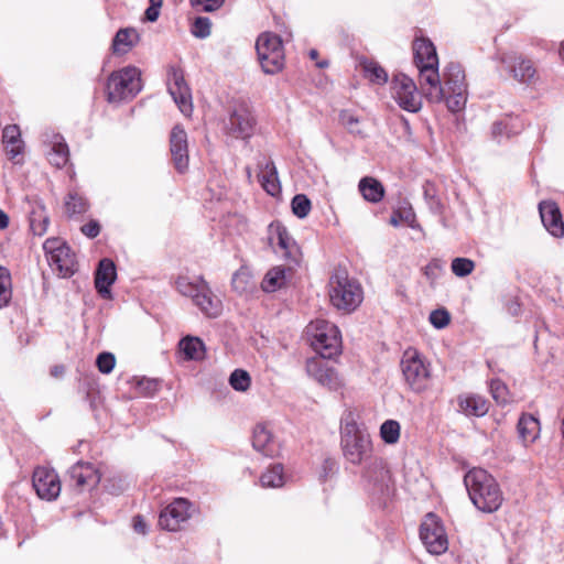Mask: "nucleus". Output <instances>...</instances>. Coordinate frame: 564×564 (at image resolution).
Here are the masks:
<instances>
[{"label": "nucleus", "instance_id": "44", "mask_svg": "<svg viewBox=\"0 0 564 564\" xmlns=\"http://www.w3.org/2000/svg\"><path fill=\"white\" fill-rule=\"evenodd\" d=\"M451 269L456 276L464 278L474 271L475 262L468 258H455L452 261Z\"/></svg>", "mask_w": 564, "mask_h": 564}, {"label": "nucleus", "instance_id": "40", "mask_svg": "<svg viewBox=\"0 0 564 564\" xmlns=\"http://www.w3.org/2000/svg\"><path fill=\"white\" fill-rule=\"evenodd\" d=\"M340 124L350 133L362 134L360 119L350 110H341L339 113Z\"/></svg>", "mask_w": 564, "mask_h": 564}, {"label": "nucleus", "instance_id": "46", "mask_svg": "<svg viewBox=\"0 0 564 564\" xmlns=\"http://www.w3.org/2000/svg\"><path fill=\"white\" fill-rule=\"evenodd\" d=\"M212 23L206 17H198L195 19L192 26V34L196 37L204 39L210 34Z\"/></svg>", "mask_w": 564, "mask_h": 564}, {"label": "nucleus", "instance_id": "58", "mask_svg": "<svg viewBox=\"0 0 564 564\" xmlns=\"http://www.w3.org/2000/svg\"><path fill=\"white\" fill-rule=\"evenodd\" d=\"M65 371V368L63 366H54L52 369H51V375L53 377H61Z\"/></svg>", "mask_w": 564, "mask_h": 564}, {"label": "nucleus", "instance_id": "19", "mask_svg": "<svg viewBox=\"0 0 564 564\" xmlns=\"http://www.w3.org/2000/svg\"><path fill=\"white\" fill-rule=\"evenodd\" d=\"M306 371L318 383L329 389H337L340 386L338 375L321 358H310L306 361Z\"/></svg>", "mask_w": 564, "mask_h": 564}, {"label": "nucleus", "instance_id": "8", "mask_svg": "<svg viewBox=\"0 0 564 564\" xmlns=\"http://www.w3.org/2000/svg\"><path fill=\"white\" fill-rule=\"evenodd\" d=\"M443 101L453 111L462 110L467 101V86L465 74L460 65L451 63L445 67L443 75Z\"/></svg>", "mask_w": 564, "mask_h": 564}, {"label": "nucleus", "instance_id": "45", "mask_svg": "<svg viewBox=\"0 0 564 564\" xmlns=\"http://www.w3.org/2000/svg\"><path fill=\"white\" fill-rule=\"evenodd\" d=\"M292 212L299 218H304L311 212V200L304 194H297L292 199Z\"/></svg>", "mask_w": 564, "mask_h": 564}, {"label": "nucleus", "instance_id": "5", "mask_svg": "<svg viewBox=\"0 0 564 564\" xmlns=\"http://www.w3.org/2000/svg\"><path fill=\"white\" fill-rule=\"evenodd\" d=\"M176 289L181 294L192 297L206 316L217 317L221 313V301L213 294L203 279L191 281L187 276H180L176 280Z\"/></svg>", "mask_w": 564, "mask_h": 564}, {"label": "nucleus", "instance_id": "25", "mask_svg": "<svg viewBox=\"0 0 564 564\" xmlns=\"http://www.w3.org/2000/svg\"><path fill=\"white\" fill-rule=\"evenodd\" d=\"M517 429L524 446L533 444L539 438L541 432L539 420L531 414H523L519 419Z\"/></svg>", "mask_w": 564, "mask_h": 564}, {"label": "nucleus", "instance_id": "22", "mask_svg": "<svg viewBox=\"0 0 564 564\" xmlns=\"http://www.w3.org/2000/svg\"><path fill=\"white\" fill-rule=\"evenodd\" d=\"M269 241L272 247L278 246L284 258H294L297 248L286 228L280 223L269 226Z\"/></svg>", "mask_w": 564, "mask_h": 564}, {"label": "nucleus", "instance_id": "39", "mask_svg": "<svg viewBox=\"0 0 564 564\" xmlns=\"http://www.w3.org/2000/svg\"><path fill=\"white\" fill-rule=\"evenodd\" d=\"M12 297V281L9 270L0 265V308L7 306Z\"/></svg>", "mask_w": 564, "mask_h": 564}, {"label": "nucleus", "instance_id": "64", "mask_svg": "<svg viewBox=\"0 0 564 564\" xmlns=\"http://www.w3.org/2000/svg\"><path fill=\"white\" fill-rule=\"evenodd\" d=\"M391 223H392L393 225H397V219H391Z\"/></svg>", "mask_w": 564, "mask_h": 564}, {"label": "nucleus", "instance_id": "43", "mask_svg": "<svg viewBox=\"0 0 564 564\" xmlns=\"http://www.w3.org/2000/svg\"><path fill=\"white\" fill-rule=\"evenodd\" d=\"M230 386L237 391H247L251 383V378L246 370L236 369L229 378Z\"/></svg>", "mask_w": 564, "mask_h": 564}, {"label": "nucleus", "instance_id": "29", "mask_svg": "<svg viewBox=\"0 0 564 564\" xmlns=\"http://www.w3.org/2000/svg\"><path fill=\"white\" fill-rule=\"evenodd\" d=\"M259 182L263 189L271 196H275L281 192V185L278 178V172L272 162H268L260 171Z\"/></svg>", "mask_w": 564, "mask_h": 564}, {"label": "nucleus", "instance_id": "20", "mask_svg": "<svg viewBox=\"0 0 564 564\" xmlns=\"http://www.w3.org/2000/svg\"><path fill=\"white\" fill-rule=\"evenodd\" d=\"M539 212L545 229L554 237H562L564 223L557 204L552 200H543L539 204Z\"/></svg>", "mask_w": 564, "mask_h": 564}, {"label": "nucleus", "instance_id": "56", "mask_svg": "<svg viewBox=\"0 0 564 564\" xmlns=\"http://www.w3.org/2000/svg\"><path fill=\"white\" fill-rule=\"evenodd\" d=\"M160 15V11L155 8H152L149 6V8L145 10V18L150 22H155Z\"/></svg>", "mask_w": 564, "mask_h": 564}, {"label": "nucleus", "instance_id": "14", "mask_svg": "<svg viewBox=\"0 0 564 564\" xmlns=\"http://www.w3.org/2000/svg\"><path fill=\"white\" fill-rule=\"evenodd\" d=\"M189 518L191 502L185 498H176L161 511L159 524L164 530L178 531Z\"/></svg>", "mask_w": 564, "mask_h": 564}, {"label": "nucleus", "instance_id": "52", "mask_svg": "<svg viewBox=\"0 0 564 564\" xmlns=\"http://www.w3.org/2000/svg\"><path fill=\"white\" fill-rule=\"evenodd\" d=\"M441 270L442 265L437 261H432L425 267L424 273L429 279L434 280Z\"/></svg>", "mask_w": 564, "mask_h": 564}, {"label": "nucleus", "instance_id": "26", "mask_svg": "<svg viewBox=\"0 0 564 564\" xmlns=\"http://www.w3.org/2000/svg\"><path fill=\"white\" fill-rule=\"evenodd\" d=\"M414 62L416 66L438 65L435 46L426 39H416L413 43Z\"/></svg>", "mask_w": 564, "mask_h": 564}, {"label": "nucleus", "instance_id": "3", "mask_svg": "<svg viewBox=\"0 0 564 564\" xmlns=\"http://www.w3.org/2000/svg\"><path fill=\"white\" fill-rule=\"evenodd\" d=\"M312 348L323 359H329L340 354L341 336L338 327L325 319H315L306 327Z\"/></svg>", "mask_w": 564, "mask_h": 564}, {"label": "nucleus", "instance_id": "42", "mask_svg": "<svg viewBox=\"0 0 564 564\" xmlns=\"http://www.w3.org/2000/svg\"><path fill=\"white\" fill-rule=\"evenodd\" d=\"M232 288L240 294L248 293L254 288L251 275L247 271H238L232 276Z\"/></svg>", "mask_w": 564, "mask_h": 564}, {"label": "nucleus", "instance_id": "15", "mask_svg": "<svg viewBox=\"0 0 564 564\" xmlns=\"http://www.w3.org/2000/svg\"><path fill=\"white\" fill-rule=\"evenodd\" d=\"M169 93L178 106L181 112L189 117L193 112L191 89L184 80L183 73L173 68L170 75Z\"/></svg>", "mask_w": 564, "mask_h": 564}, {"label": "nucleus", "instance_id": "50", "mask_svg": "<svg viewBox=\"0 0 564 564\" xmlns=\"http://www.w3.org/2000/svg\"><path fill=\"white\" fill-rule=\"evenodd\" d=\"M192 7H203V11L213 12L218 10L224 3L225 0H189Z\"/></svg>", "mask_w": 564, "mask_h": 564}, {"label": "nucleus", "instance_id": "6", "mask_svg": "<svg viewBox=\"0 0 564 564\" xmlns=\"http://www.w3.org/2000/svg\"><path fill=\"white\" fill-rule=\"evenodd\" d=\"M141 90V73L134 66L112 72L107 82V96L110 102L133 98Z\"/></svg>", "mask_w": 564, "mask_h": 564}, {"label": "nucleus", "instance_id": "51", "mask_svg": "<svg viewBox=\"0 0 564 564\" xmlns=\"http://www.w3.org/2000/svg\"><path fill=\"white\" fill-rule=\"evenodd\" d=\"M82 232L88 238H95L100 232V226L97 221L91 220L82 227Z\"/></svg>", "mask_w": 564, "mask_h": 564}, {"label": "nucleus", "instance_id": "13", "mask_svg": "<svg viewBox=\"0 0 564 564\" xmlns=\"http://www.w3.org/2000/svg\"><path fill=\"white\" fill-rule=\"evenodd\" d=\"M32 484L37 496L43 500H55L61 494L59 477L52 468L36 467L33 471Z\"/></svg>", "mask_w": 564, "mask_h": 564}, {"label": "nucleus", "instance_id": "1", "mask_svg": "<svg viewBox=\"0 0 564 564\" xmlns=\"http://www.w3.org/2000/svg\"><path fill=\"white\" fill-rule=\"evenodd\" d=\"M469 498L482 512L497 511L503 501L501 489L496 479L482 468L469 470L464 478Z\"/></svg>", "mask_w": 564, "mask_h": 564}, {"label": "nucleus", "instance_id": "53", "mask_svg": "<svg viewBox=\"0 0 564 564\" xmlns=\"http://www.w3.org/2000/svg\"><path fill=\"white\" fill-rule=\"evenodd\" d=\"M48 220L47 218H43L39 224H36L35 219L31 220V229L35 235L42 236L47 228Z\"/></svg>", "mask_w": 564, "mask_h": 564}, {"label": "nucleus", "instance_id": "11", "mask_svg": "<svg viewBox=\"0 0 564 564\" xmlns=\"http://www.w3.org/2000/svg\"><path fill=\"white\" fill-rule=\"evenodd\" d=\"M44 250L51 268L57 271L61 276L68 278L76 271V259L70 248L58 239H47L44 242Z\"/></svg>", "mask_w": 564, "mask_h": 564}, {"label": "nucleus", "instance_id": "37", "mask_svg": "<svg viewBox=\"0 0 564 564\" xmlns=\"http://www.w3.org/2000/svg\"><path fill=\"white\" fill-rule=\"evenodd\" d=\"M260 482L265 488H279L284 484L283 467L275 464L261 475Z\"/></svg>", "mask_w": 564, "mask_h": 564}, {"label": "nucleus", "instance_id": "59", "mask_svg": "<svg viewBox=\"0 0 564 564\" xmlns=\"http://www.w3.org/2000/svg\"><path fill=\"white\" fill-rule=\"evenodd\" d=\"M162 4H163V0H150V6L152 8H155L159 11H160Z\"/></svg>", "mask_w": 564, "mask_h": 564}, {"label": "nucleus", "instance_id": "2", "mask_svg": "<svg viewBox=\"0 0 564 564\" xmlns=\"http://www.w3.org/2000/svg\"><path fill=\"white\" fill-rule=\"evenodd\" d=\"M400 369L411 391L422 393L427 390L432 380V365L422 352L412 347L405 349L401 357Z\"/></svg>", "mask_w": 564, "mask_h": 564}, {"label": "nucleus", "instance_id": "31", "mask_svg": "<svg viewBox=\"0 0 564 564\" xmlns=\"http://www.w3.org/2000/svg\"><path fill=\"white\" fill-rule=\"evenodd\" d=\"M509 67L513 73V77L522 83L531 82L536 72L532 62L521 56L513 57L509 63Z\"/></svg>", "mask_w": 564, "mask_h": 564}, {"label": "nucleus", "instance_id": "57", "mask_svg": "<svg viewBox=\"0 0 564 564\" xmlns=\"http://www.w3.org/2000/svg\"><path fill=\"white\" fill-rule=\"evenodd\" d=\"M9 225V217L8 215L0 209V229L7 228Z\"/></svg>", "mask_w": 564, "mask_h": 564}, {"label": "nucleus", "instance_id": "28", "mask_svg": "<svg viewBox=\"0 0 564 564\" xmlns=\"http://www.w3.org/2000/svg\"><path fill=\"white\" fill-rule=\"evenodd\" d=\"M138 42L139 34L134 29H120L112 41V52L113 54H127Z\"/></svg>", "mask_w": 564, "mask_h": 564}, {"label": "nucleus", "instance_id": "10", "mask_svg": "<svg viewBox=\"0 0 564 564\" xmlns=\"http://www.w3.org/2000/svg\"><path fill=\"white\" fill-rule=\"evenodd\" d=\"M392 97L405 111L417 112L422 108V96L412 78L404 74L393 77L391 83Z\"/></svg>", "mask_w": 564, "mask_h": 564}, {"label": "nucleus", "instance_id": "55", "mask_svg": "<svg viewBox=\"0 0 564 564\" xmlns=\"http://www.w3.org/2000/svg\"><path fill=\"white\" fill-rule=\"evenodd\" d=\"M507 123L505 122H496L494 126H492V134L495 138H498L502 134H507L509 135V132L507 130Z\"/></svg>", "mask_w": 564, "mask_h": 564}, {"label": "nucleus", "instance_id": "62", "mask_svg": "<svg viewBox=\"0 0 564 564\" xmlns=\"http://www.w3.org/2000/svg\"><path fill=\"white\" fill-rule=\"evenodd\" d=\"M140 384H147L148 387H153L154 383L150 380H147V381H141Z\"/></svg>", "mask_w": 564, "mask_h": 564}, {"label": "nucleus", "instance_id": "21", "mask_svg": "<svg viewBox=\"0 0 564 564\" xmlns=\"http://www.w3.org/2000/svg\"><path fill=\"white\" fill-rule=\"evenodd\" d=\"M420 72L421 85L429 88L425 90V96L433 102L443 101V90L438 74V65H421L416 66Z\"/></svg>", "mask_w": 564, "mask_h": 564}, {"label": "nucleus", "instance_id": "36", "mask_svg": "<svg viewBox=\"0 0 564 564\" xmlns=\"http://www.w3.org/2000/svg\"><path fill=\"white\" fill-rule=\"evenodd\" d=\"M64 208L67 216L73 217L75 215H82L86 213L88 209V203L79 194L70 192L66 196Z\"/></svg>", "mask_w": 564, "mask_h": 564}, {"label": "nucleus", "instance_id": "47", "mask_svg": "<svg viewBox=\"0 0 564 564\" xmlns=\"http://www.w3.org/2000/svg\"><path fill=\"white\" fill-rule=\"evenodd\" d=\"M492 398L500 404L508 402V389L501 380H492L490 383Z\"/></svg>", "mask_w": 564, "mask_h": 564}, {"label": "nucleus", "instance_id": "61", "mask_svg": "<svg viewBox=\"0 0 564 564\" xmlns=\"http://www.w3.org/2000/svg\"><path fill=\"white\" fill-rule=\"evenodd\" d=\"M560 55H561L562 61L564 62V41L561 44Z\"/></svg>", "mask_w": 564, "mask_h": 564}, {"label": "nucleus", "instance_id": "35", "mask_svg": "<svg viewBox=\"0 0 564 564\" xmlns=\"http://www.w3.org/2000/svg\"><path fill=\"white\" fill-rule=\"evenodd\" d=\"M180 349L186 359L198 360L204 357V344L198 337L183 338L180 341Z\"/></svg>", "mask_w": 564, "mask_h": 564}, {"label": "nucleus", "instance_id": "32", "mask_svg": "<svg viewBox=\"0 0 564 564\" xmlns=\"http://www.w3.org/2000/svg\"><path fill=\"white\" fill-rule=\"evenodd\" d=\"M359 191L362 197L370 203L380 202L384 195L382 184L378 180L369 176L360 180Z\"/></svg>", "mask_w": 564, "mask_h": 564}, {"label": "nucleus", "instance_id": "41", "mask_svg": "<svg viewBox=\"0 0 564 564\" xmlns=\"http://www.w3.org/2000/svg\"><path fill=\"white\" fill-rule=\"evenodd\" d=\"M362 68L366 77L376 84H384L388 80L386 70L375 62H365Z\"/></svg>", "mask_w": 564, "mask_h": 564}, {"label": "nucleus", "instance_id": "49", "mask_svg": "<svg viewBox=\"0 0 564 564\" xmlns=\"http://www.w3.org/2000/svg\"><path fill=\"white\" fill-rule=\"evenodd\" d=\"M449 321L451 317L446 310H435L430 314L431 324L438 329L446 327L449 324Z\"/></svg>", "mask_w": 564, "mask_h": 564}, {"label": "nucleus", "instance_id": "17", "mask_svg": "<svg viewBox=\"0 0 564 564\" xmlns=\"http://www.w3.org/2000/svg\"><path fill=\"white\" fill-rule=\"evenodd\" d=\"M226 129L236 139L249 138L253 129V118L250 110L242 105L236 107L230 113Z\"/></svg>", "mask_w": 564, "mask_h": 564}, {"label": "nucleus", "instance_id": "34", "mask_svg": "<svg viewBox=\"0 0 564 564\" xmlns=\"http://www.w3.org/2000/svg\"><path fill=\"white\" fill-rule=\"evenodd\" d=\"M286 274L283 267H274L269 270L261 282L262 290L274 292L285 284Z\"/></svg>", "mask_w": 564, "mask_h": 564}, {"label": "nucleus", "instance_id": "38", "mask_svg": "<svg viewBox=\"0 0 564 564\" xmlns=\"http://www.w3.org/2000/svg\"><path fill=\"white\" fill-rule=\"evenodd\" d=\"M401 435L400 423L395 420H387L380 426V437L389 445L397 444Z\"/></svg>", "mask_w": 564, "mask_h": 564}, {"label": "nucleus", "instance_id": "30", "mask_svg": "<svg viewBox=\"0 0 564 564\" xmlns=\"http://www.w3.org/2000/svg\"><path fill=\"white\" fill-rule=\"evenodd\" d=\"M459 408L467 415L482 416L488 412L487 401L477 394H467L459 398Z\"/></svg>", "mask_w": 564, "mask_h": 564}, {"label": "nucleus", "instance_id": "60", "mask_svg": "<svg viewBox=\"0 0 564 564\" xmlns=\"http://www.w3.org/2000/svg\"><path fill=\"white\" fill-rule=\"evenodd\" d=\"M317 56H318L317 51L312 50V51L310 52V57H311L312 59H316V58H317Z\"/></svg>", "mask_w": 564, "mask_h": 564}, {"label": "nucleus", "instance_id": "16", "mask_svg": "<svg viewBox=\"0 0 564 564\" xmlns=\"http://www.w3.org/2000/svg\"><path fill=\"white\" fill-rule=\"evenodd\" d=\"M170 151L177 172H186L189 163L187 133L180 126H175L171 131Z\"/></svg>", "mask_w": 564, "mask_h": 564}, {"label": "nucleus", "instance_id": "54", "mask_svg": "<svg viewBox=\"0 0 564 564\" xmlns=\"http://www.w3.org/2000/svg\"><path fill=\"white\" fill-rule=\"evenodd\" d=\"M133 528H134L135 532H138L140 534L147 533V524L141 516H135L133 518Z\"/></svg>", "mask_w": 564, "mask_h": 564}, {"label": "nucleus", "instance_id": "12", "mask_svg": "<svg viewBox=\"0 0 564 564\" xmlns=\"http://www.w3.org/2000/svg\"><path fill=\"white\" fill-rule=\"evenodd\" d=\"M420 538L432 554H442L448 547L445 530L434 513H429L423 520Z\"/></svg>", "mask_w": 564, "mask_h": 564}, {"label": "nucleus", "instance_id": "4", "mask_svg": "<svg viewBox=\"0 0 564 564\" xmlns=\"http://www.w3.org/2000/svg\"><path fill=\"white\" fill-rule=\"evenodd\" d=\"M341 447L349 463L360 465L372 452L371 437L354 420H349L341 427Z\"/></svg>", "mask_w": 564, "mask_h": 564}, {"label": "nucleus", "instance_id": "27", "mask_svg": "<svg viewBox=\"0 0 564 564\" xmlns=\"http://www.w3.org/2000/svg\"><path fill=\"white\" fill-rule=\"evenodd\" d=\"M3 144L10 159H15L23 151V142L21 140V131L17 124L7 126L3 129Z\"/></svg>", "mask_w": 564, "mask_h": 564}, {"label": "nucleus", "instance_id": "9", "mask_svg": "<svg viewBox=\"0 0 564 564\" xmlns=\"http://www.w3.org/2000/svg\"><path fill=\"white\" fill-rule=\"evenodd\" d=\"M259 62L264 73L276 74L284 67V48L279 35L271 32L261 33L256 42Z\"/></svg>", "mask_w": 564, "mask_h": 564}, {"label": "nucleus", "instance_id": "7", "mask_svg": "<svg viewBox=\"0 0 564 564\" xmlns=\"http://www.w3.org/2000/svg\"><path fill=\"white\" fill-rule=\"evenodd\" d=\"M329 299L336 308L351 312L362 302V289L346 274L337 273L329 280Z\"/></svg>", "mask_w": 564, "mask_h": 564}, {"label": "nucleus", "instance_id": "23", "mask_svg": "<svg viewBox=\"0 0 564 564\" xmlns=\"http://www.w3.org/2000/svg\"><path fill=\"white\" fill-rule=\"evenodd\" d=\"M117 272L113 261L110 259L100 260L96 274H95V286L98 293L107 299L110 296V286L116 281Z\"/></svg>", "mask_w": 564, "mask_h": 564}, {"label": "nucleus", "instance_id": "33", "mask_svg": "<svg viewBox=\"0 0 564 564\" xmlns=\"http://www.w3.org/2000/svg\"><path fill=\"white\" fill-rule=\"evenodd\" d=\"M47 158L50 163L58 169L64 167L68 163L69 150L62 137H54Z\"/></svg>", "mask_w": 564, "mask_h": 564}, {"label": "nucleus", "instance_id": "24", "mask_svg": "<svg viewBox=\"0 0 564 564\" xmlns=\"http://www.w3.org/2000/svg\"><path fill=\"white\" fill-rule=\"evenodd\" d=\"M253 447L265 456H273L276 453V444L272 431L265 424H258L253 430Z\"/></svg>", "mask_w": 564, "mask_h": 564}, {"label": "nucleus", "instance_id": "63", "mask_svg": "<svg viewBox=\"0 0 564 564\" xmlns=\"http://www.w3.org/2000/svg\"><path fill=\"white\" fill-rule=\"evenodd\" d=\"M317 66H318V67H325V66H327V63H326V62L318 63V64H317Z\"/></svg>", "mask_w": 564, "mask_h": 564}, {"label": "nucleus", "instance_id": "18", "mask_svg": "<svg viewBox=\"0 0 564 564\" xmlns=\"http://www.w3.org/2000/svg\"><path fill=\"white\" fill-rule=\"evenodd\" d=\"M69 476L78 491L95 488L101 479L98 469L93 464L83 462H78L70 468Z\"/></svg>", "mask_w": 564, "mask_h": 564}, {"label": "nucleus", "instance_id": "48", "mask_svg": "<svg viewBox=\"0 0 564 564\" xmlns=\"http://www.w3.org/2000/svg\"><path fill=\"white\" fill-rule=\"evenodd\" d=\"M97 367L102 373H110L116 365V358L111 352H101L96 360Z\"/></svg>", "mask_w": 564, "mask_h": 564}]
</instances>
